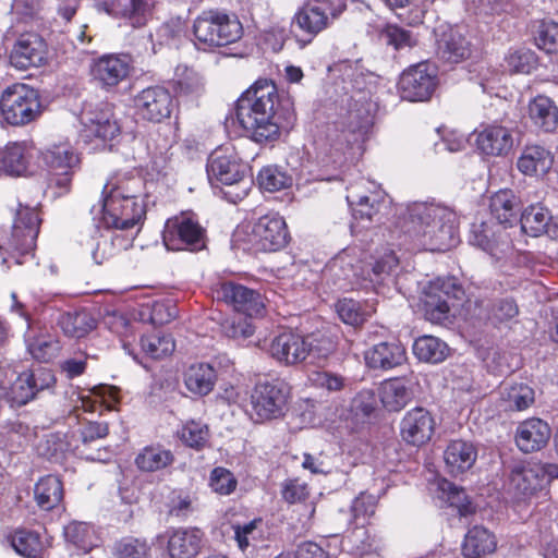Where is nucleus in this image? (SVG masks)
<instances>
[{"mask_svg":"<svg viewBox=\"0 0 558 558\" xmlns=\"http://www.w3.org/2000/svg\"><path fill=\"white\" fill-rule=\"evenodd\" d=\"M341 12L342 9L329 0H312L295 12L292 24L305 35L303 44L306 45L328 28Z\"/></svg>","mask_w":558,"mask_h":558,"instance_id":"nucleus-12","label":"nucleus"},{"mask_svg":"<svg viewBox=\"0 0 558 558\" xmlns=\"http://www.w3.org/2000/svg\"><path fill=\"white\" fill-rule=\"evenodd\" d=\"M496 546L495 535L486 527L475 525L464 536L462 555L465 558H481L494 553Z\"/></svg>","mask_w":558,"mask_h":558,"instance_id":"nucleus-37","label":"nucleus"},{"mask_svg":"<svg viewBox=\"0 0 558 558\" xmlns=\"http://www.w3.org/2000/svg\"><path fill=\"white\" fill-rule=\"evenodd\" d=\"M308 345L310 342L305 336L292 330H284L271 339L268 352L281 364L296 365L307 359Z\"/></svg>","mask_w":558,"mask_h":558,"instance_id":"nucleus-19","label":"nucleus"},{"mask_svg":"<svg viewBox=\"0 0 558 558\" xmlns=\"http://www.w3.org/2000/svg\"><path fill=\"white\" fill-rule=\"evenodd\" d=\"M171 140L161 134L151 135L147 142V151L150 157V168L157 174L165 173L171 159Z\"/></svg>","mask_w":558,"mask_h":558,"instance_id":"nucleus-46","label":"nucleus"},{"mask_svg":"<svg viewBox=\"0 0 558 558\" xmlns=\"http://www.w3.org/2000/svg\"><path fill=\"white\" fill-rule=\"evenodd\" d=\"M58 325L64 335L73 338H82L95 328V320L85 311L63 313L58 319Z\"/></svg>","mask_w":558,"mask_h":558,"instance_id":"nucleus-48","label":"nucleus"},{"mask_svg":"<svg viewBox=\"0 0 558 558\" xmlns=\"http://www.w3.org/2000/svg\"><path fill=\"white\" fill-rule=\"evenodd\" d=\"M347 202L354 220L351 231L356 235L372 222L380 220L379 214L385 205V193L375 183L362 181L348 189Z\"/></svg>","mask_w":558,"mask_h":558,"instance_id":"nucleus-11","label":"nucleus"},{"mask_svg":"<svg viewBox=\"0 0 558 558\" xmlns=\"http://www.w3.org/2000/svg\"><path fill=\"white\" fill-rule=\"evenodd\" d=\"M236 242L246 248L260 252H275L286 246L289 232L284 219L276 213L262 216L253 225L245 223L234 232Z\"/></svg>","mask_w":558,"mask_h":558,"instance_id":"nucleus-9","label":"nucleus"},{"mask_svg":"<svg viewBox=\"0 0 558 558\" xmlns=\"http://www.w3.org/2000/svg\"><path fill=\"white\" fill-rule=\"evenodd\" d=\"M27 350L29 354L41 362H48L54 357L59 351L58 341L50 337L40 336L34 339H27Z\"/></svg>","mask_w":558,"mask_h":558,"instance_id":"nucleus-61","label":"nucleus"},{"mask_svg":"<svg viewBox=\"0 0 558 558\" xmlns=\"http://www.w3.org/2000/svg\"><path fill=\"white\" fill-rule=\"evenodd\" d=\"M534 40L547 53L558 52V23L542 21L534 33Z\"/></svg>","mask_w":558,"mask_h":558,"instance_id":"nucleus-57","label":"nucleus"},{"mask_svg":"<svg viewBox=\"0 0 558 558\" xmlns=\"http://www.w3.org/2000/svg\"><path fill=\"white\" fill-rule=\"evenodd\" d=\"M550 435V427L545 421L531 417L518 425L514 441L520 451L531 453L543 449Z\"/></svg>","mask_w":558,"mask_h":558,"instance_id":"nucleus-27","label":"nucleus"},{"mask_svg":"<svg viewBox=\"0 0 558 558\" xmlns=\"http://www.w3.org/2000/svg\"><path fill=\"white\" fill-rule=\"evenodd\" d=\"M518 198L511 190L505 189L490 197V211L498 223H473L469 242L487 253L498 271V282L505 290L515 289L521 282L518 254L513 248L506 226L515 221Z\"/></svg>","mask_w":558,"mask_h":558,"instance_id":"nucleus-1","label":"nucleus"},{"mask_svg":"<svg viewBox=\"0 0 558 558\" xmlns=\"http://www.w3.org/2000/svg\"><path fill=\"white\" fill-rule=\"evenodd\" d=\"M64 537L83 551H88L98 545L99 536L93 525L85 522H71L64 527Z\"/></svg>","mask_w":558,"mask_h":558,"instance_id":"nucleus-47","label":"nucleus"},{"mask_svg":"<svg viewBox=\"0 0 558 558\" xmlns=\"http://www.w3.org/2000/svg\"><path fill=\"white\" fill-rule=\"evenodd\" d=\"M39 225L40 219L36 209L20 204L5 248L21 255L29 254L35 247Z\"/></svg>","mask_w":558,"mask_h":558,"instance_id":"nucleus-16","label":"nucleus"},{"mask_svg":"<svg viewBox=\"0 0 558 558\" xmlns=\"http://www.w3.org/2000/svg\"><path fill=\"white\" fill-rule=\"evenodd\" d=\"M141 347L148 356L153 359H162L174 351L175 343L170 335L156 332L142 337Z\"/></svg>","mask_w":558,"mask_h":558,"instance_id":"nucleus-52","label":"nucleus"},{"mask_svg":"<svg viewBox=\"0 0 558 558\" xmlns=\"http://www.w3.org/2000/svg\"><path fill=\"white\" fill-rule=\"evenodd\" d=\"M203 543V533L198 529H179L171 533L168 551L171 558H194Z\"/></svg>","mask_w":558,"mask_h":558,"instance_id":"nucleus-34","label":"nucleus"},{"mask_svg":"<svg viewBox=\"0 0 558 558\" xmlns=\"http://www.w3.org/2000/svg\"><path fill=\"white\" fill-rule=\"evenodd\" d=\"M257 181L264 191L277 192L292 185V178L276 166L264 167Z\"/></svg>","mask_w":558,"mask_h":558,"instance_id":"nucleus-53","label":"nucleus"},{"mask_svg":"<svg viewBox=\"0 0 558 558\" xmlns=\"http://www.w3.org/2000/svg\"><path fill=\"white\" fill-rule=\"evenodd\" d=\"M90 223L86 227L82 246L90 255L93 262L100 266L105 259L102 227L105 223V187L100 197L89 210Z\"/></svg>","mask_w":558,"mask_h":558,"instance_id":"nucleus-25","label":"nucleus"},{"mask_svg":"<svg viewBox=\"0 0 558 558\" xmlns=\"http://www.w3.org/2000/svg\"><path fill=\"white\" fill-rule=\"evenodd\" d=\"M170 450L160 446H147L135 458V463L141 471L155 472L167 468L173 462Z\"/></svg>","mask_w":558,"mask_h":558,"instance_id":"nucleus-45","label":"nucleus"},{"mask_svg":"<svg viewBox=\"0 0 558 558\" xmlns=\"http://www.w3.org/2000/svg\"><path fill=\"white\" fill-rule=\"evenodd\" d=\"M105 428L99 423H89L83 430V444L84 449L82 453L87 460L101 461V438L104 436Z\"/></svg>","mask_w":558,"mask_h":558,"instance_id":"nucleus-54","label":"nucleus"},{"mask_svg":"<svg viewBox=\"0 0 558 558\" xmlns=\"http://www.w3.org/2000/svg\"><path fill=\"white\" fill-rule=\"evenodd\" d=\"M214 293L218 301H223L236 312L250 317L259 314L264 307L263 299L257 291L231 281L220 283Z\"/></svg>","mask_w":558,"mask_h":558,"instance_id":"nucleus-21","label":"nucleus"},{"mask_svg":"<svg viewBox=\"0 0 558 558\" xmlns=\"http://www.w3.org/2000/svg\"><path fill=\"white\" fill-rule=\"evenodd\" d=\"M535 400L533 388L523 383H505L499 391V407L504 411H524Z\"/></svg>","mask_w":558,"mask_h":558,"instance_id":"nucleus-35","label":"nucleus"},{"mask_svg":"<svg viewBox=\"0 0 558 558\" xmlns=\"http://www.w3.org/2000/svg\"><path fill=\"white\" fill-rule=\"evenodd\" d=\"M162 241L168 251H198L204 247V229L187 214L169 218L163 228Z\"/></svg>","mask_w":558,"mask_h":558,"instance_id":"nucleus-13","label":"nucleus"},{"mask_svg":"<svg viewBox=\"0 0 558 558\" xmlns=\"http://www.w3.org/2000/svg\"><path fill=\"white\" fill-rule=\"evenodd\" d=\"M250 316H233L227 318L221 324L222 332L228 338L234 340H245L253 336L255 327L252 325Z\"/></svg>","mask_w":558,"mask_h":558,"instance_id":"nucleus-60","label":"nucleus"},{"mask_svg":"<svg viewBox=\"0 0 558 558\" xmlns=\"http://www.w3.org/2000/svg\"><path fill=\"white\" fill-rule=\"evenodd\" d=\"M82 124L81 136L85 142H90L93 138L104 141L105 116L101 110L98 112H84L82 116Z\"/></svg>","mask_w":558,"mask_h":558,"instance_id":"nucleus-63","label":"nucleus"},{"mask_svg":"<svg viewBox=\"0 0 558 558\" xmlns=\"http://www.w3.org/2000/svg\"><path fill=\"white\" fill-rule=\"evenodd\" d=\"M56 383L51 369L37 367L29 372H23L4 391V399L11 407H22L36 398V396L51 388Z\"/></svg>","mask_w":558,"mask_h":558,"instance_id":"nucleus-14","label":"nucleus"},{"mask_svg":"<svg viewBox=\"0 0 558 558\" xmlns=\"http://www.w3.org/2000/svg\"><path fill=\"white\" fill-rule=\"evenodd\" d=\"M178 435L186 446L195 449L203 448L209 437L207 426L197 421L185 423L178 432Z\"/></svg>","mask_w":558,"mask_h":558,"instance_id":"nucleus-59","label":"nucleus"},{"mask_svg":"<svg viewBox=\"0 0 558 558\" xmlns=\"http://www.w3.org/2000/svg\"><path fill=\"white\" fill-rule=\"evenodd\" d=\"M193 33L199 48L211 49L235 43L243 27L235 14L220 10L203 11L194 21Z\"/></svg>","mask_w":558,"mask_h":558,"instance_id":"nucleus-7","label":"nucleus"},{"mask_svg":"<svg viewBox=\"0 0 558 558\" xmlns=\"http://www.w3.org/2000/svg\"><path fill=\"white\" fill-rule=\"evenodd\" d=\"M445 282H430L420 299V310L426 320L433 324H446L450 320L449 293L444 290Z\"/></svg>","mask_w":558,"mask_h":558,"instance_id":"nucleus-26","label":"nucleus"},{"mask_svg":"<svg viewBox=\"0 0 558 558\" xmlns=\"http://www.w3.org/2000/svg\"><path fill=\"white\" fill-rule=\"evenodd\" d=\"M11 544L19 555L26 558H40L44 550L38 533L27 530L16 531L12 535Z\"/></svg>","mask_w":558,"mask_h":558,"instance_id":"nucleus-51","label":"nucleus"},{"mask_svg":"<svg viewBox=\"0 0 558 558\" xmlns=\"http://www.w3.org/2000/svg\"><path fill=\"white\" fill-rule=\"evenodd\" d=\"M362 251L357 247H348L340 252L328 265V271L337 279L341 289L362 288L364 278V262Z\"/></svg>","mask_w":558,"mask_h":558,"instance_id":"nucleus-17","label":"nucleus"},{"mask_svg":"<svg viewBox=\"0 0 558 558\" xmlns=\"http://www.w3.org/2000/svg\"><path fill=\"white\" fill-rule=\"evenodd\" d=\"M149 546L145 539L123 537L112 549L114 558H148Z\"/></svg>","mask_w":558,"mask_h":558,"instance_id":"nucleus-56","label":"nucleus"},{"mask_svg":"<svg viewBox=\"0 0 558 558\" xmlns=\"http://www.w3.org/2000/svg\"><path fill=\"white\" fill-rule=\"evenodd\" d=\"M399 264L398 257L392 251L385 253L369 267L364 264V278L362 288L375 287L384 283L397 269Z\"/></svg>","mask_w":558,"mask_h":558,"instance_id":"nucleus-41","label":"nucleus"},{"mask_svg":"<svg viewBox=\"0 0 558 558\" xmlns=\"http://www.w3.org/2000/svg\"><path fill=\"white\" fill-rule=\"evenodd\" d=\"M554 157L542 146H527L518 159V169L526 175H543L549 171Z\"/></svg>","mask_w":558,"mask_h":558,"instance_id":"nucleus-39","label":"nucleus"},{"mask_svg":"<svg viewBox=\"0 0 558 558\" xmlns=\"http://www.w3.org/2000/svg\"><path fill=\"white\" fill-rule=\"evenodd\" d=\"M414 355L423 362L437 364L446 360L449 348L446 342L434 336H421L413 343Z\"/></svg>","mask_w":558,"mask_h":558,"instance_id":"nucleus-42","label":"nucleus"},{"mask_svg":"<svg viewBox=\"0 0 558 558\" xmlns=\"http://www.w3.org/2000/svg\"><path fill=\"white\" fill-rule=\"evenodd\" d=\"M437 43L442 57L451 62H459L470 53L468 41L454 28L449 27L448 31H442Z\"/></svg>","mask_w":558,"mask_h":558,"instance_id":"nucleus-43","label":"nucleus"},{"mask_svg":"<svg viewBox=\"0 0 558 558\" xmlns=\"http://www.w3.org/2000/svg\"><path fill=\"white\" fill-rule=\"evenodd\" d=\"M477 150L487 157H506L514 145L512 131L501 124L481 125L474 131Z\"/></svg>","mask_w":558,"mask_h":558,"instance_id":"nucleus-18","label":"nucleus"},{"mask_svg":"<svg viewBox=\"0 0 558 558\" xmlns=\"http://www.w3.org/2000/svg\"><path fill=\"white\" fill-rule=\"evenodd\" d=\"M364 357L366 364L372 368L390 369L403 363L405 349L396 341L380 342L367 350Z\"/></svg>","mask_w":558,"mask_h":558,"instance_id":"nucleus-33","label":"nucleus"},{"mask_svg":"<svg viewBox=\"0 0 558 558\" xmlns=\"http://www.w3.org/2000/svg\"><path fill=\"white\" fill-rule=\"evenodd\" d=\"M131 59L126 54L107 56V86L124 81L131 69Z\"/></svg>","mask_w":558,"mask_h":558,"instance_id":"nucleus-62","label":"nucleus"},{"mask_svg":"<svg viewBox=\"0 0 558 558\" xmlns=\"http://www.w3.org/2000/svg\"><path fill=\"white\" fill-rule=\"evenodd\" d=\"M47 44L35 33L20 35L10 51V63L17 70L40 66L47 60Z\"/></svg>","mask_w":558,"mask_h":558,"instance_id":"nucleus-20","label":"nucleus"},{"mask_svg":"<svg viewBox=\"0 0 558 558\" xmlns=\"http://www.w3.org/2000/svg\"><path fill=\"white\" fill-rule=\"evenodd\" d=\"M291 396V387L286 380H260L251 392L248 414L260 424L281 418L289 409Z\"/></svg>","mask_w":558,"mask_h":558,"instance_id":"nucleus-8","label":"nucleus"},{"mask_svg":"<svg viewBox=\"0 0 558 558\" xmlns=\"http://www.w3.org/2000/svg\"><path fill=\"white\" fill-rule=\"evenodd\" d=\"M46 165L53 171L51 182L68 191L71 183V170L78 158L69 143L56 144L43 154Z\"/></svg>","mask_w":558,"mask_h":558,"instance_id":"nucleus-24","label":"nucleus"},{"mask_svg":"<svg viewBox=\"0 0 558 558\" xmlns=\"http://www.w3.org/2000/svg\"><path fill=\"white\" fill-rule=\"evenodd\" d=\"M399 85L404 99L425 101L432 97L438 85L437 70L427 62L417 63L402 73Z\"/></svg>","mask_w":558,"mask_h":558,"instance_id":"nucleus-15","label":"nucleus"},{"mask_svg":"<svg viewBox=\"0 0 558 558\" xmlns=\"http://www.w3.org/2000/svg\"><path fill=\"white\" fill-rule=\"evenodd\" d=\"M378 396L383 407L388 411H400L412 398L409 380L391 378L380 384Z\"/></svg>","mask_w":558,"mask_h":558,"instance_id":"nucleus-36","label":"nucleus"},{"mask_svg":"<svg viewBox=\"0 0 558 558\" xmlns=\"http://www.w3.org/2000/svg\"><path fill=\"white\" fill-rule=\"evenodd\" d=\"M238 481L234 475L227 469L215 468L209 476V486L218 495L227 496L236 488Z\"/></svg>","mask_w":558,"mask_h":558,"instance_id":"nucleus-64","label":"nucleus"},{"mask_svg":"<svg viewBox=\"0 0 558 558\" xmlns=\"http://www.w3.org/2000/svg\"><path fill=\"white\" fill-rule=\"evenodd\" d=\"M458 216L449 207L434 202L410 204L403 215L401 245L411 251L444 252L456 246Z\"/></svg>","mask_w":558,"mask_h":558,"instance_id":"nucleus-2","label":"nucleus"},{"mask_svg":"<svg viewBox=\"0 0 558 558\" xmlns=\"http://www.w3.org/2000/svg\"><path fill=\"white\" fill-rule=\"evenodd\" d=\"M527 116L539 131L550 133L558 129V107L545 95H537L529 101Z\"/></svg>","mask_w":558,"mask_h":558,"instance_id":"nucleus-32","label":"nucleus"},{"mask_svg":"<svg viewBox=\"0 0 558 558\" xmlns=\"http://www.w3.org/2000/svg\"><path fill=\"white\" fill-rule=\"evenodd\" d=\"M217 381V372L209 363L192 364L184 374L185 387L198 396L208 395Z\"/></svg>","mask_w":558,"mask_h":558,"instance_id":"nucleus-38","label":"nucleus"},{"mask_svg":"<svg viewBox=\"0 0 558 558\" xmlns=\"http://www.w3.org/2000/svg\"><path fill=\"white\" fill-rule=\"evenodd\" d=\"M34 496L37 505L43 510L56 508L63 498L62 483L56 475L41 477L35 485Z\"/></svg>","mask_w":558,"mask_h":558,"instance_id":"nucleus-40","label":"nucleus"},{"mask_svg":"<svg viewBox=\"0 0 558 558\" xmlns=\"http://www.w3.org/2000/svg\"><path fill=\"white\" fill-rule=\"evenodd\" d=\"M277 104L276 86L268 81L256 82L238 99L236 120L255 142L264 143L279 137L275 111Z\"/></svg>","mask_w":558,"mask_h":558,"instance_id":"nucleus-3","label":"nucleus"},{"mask_svg":"<svg viewBox=\"0 0 558 558\" xmlns=\"http://www.w3.org/2000/svg\"><path fill=\"white\" fill-rule=\"evenodd\" d=\"M134 106L143 119L151 122H161L170 117L173 99L167 88L151 86L136 95Z\"/></svg>","mask_w":558,"mask_h":558,"instance_id":"nucleus-22","label":"nucleus"},{"mask_svg":"<svg viewBox=\"0 0 558 558\" xmlns=\"http://www.w3.org/2000/svg\"><path fill=\"white\" fill-rule=\"evenodd\" d=\"M439 488L447 494L446 501L449 506L458 510L460 517H468L475 511V507L469 500L465 492L452 483L444 480L439 483Z\"/></svg>","mask_w":558,"mask_h":558,"instance_id":"nucleus-55","label":"nucleus"},{"mask_svg":"<svg viewBox=\"0 0 558 558\" xmlns=\"http://www.w3.org/2000/svg\"><path fill=\"white\" fill-rule=\"evenodd\" d=\"M35 153L36 149L25 142L7 145L0 150V171L16 177L28 173Z\"/></svg>","mask_w":558,"mask_h":558,"instance_id":"nucleus-30","label":"nucleus"},{"mask_svg":"<svg viewBox=\"0 0 558 558\" xmlns=\"http://www.w3.org/2000/svg\"><path fill=\"white\" fill-rule=\"evenodd\" d=\"M335 308L341 322L353 327L362 325L375 312L372 304L347 298L339 300Z\"/></svg>","mask_w":558,"mask_h":558,"instance_id":"nucleus-44","label":"nucleus"},{"mask_svg":"<svg viewBox=\"0 0 558 558\" xmlns=\"http://www.w3.org/2000/svg\"><path fill=\"white\" fill-rule=\"evenodd\" d=\"M246 165L228 149L213 151L207 162V175L211 185L223 186L225 197L235 204L247 196L252 185V177L246 173Z\"/></svg>","mask_w":558,"mask_h":558,"instance_id":"nucleus-6","label":"nucleus"},{"mask_svg":"<svg viewBox=\"0 0 558 558\" xmlns=\"http://www.w3.org/2000/svg\"><path fill=\"white\" fill-rule=\"evenodd\" d=\"M41 108L38 90L27 84H13L1 94V116L11 125H25L36 120Z\"/></svg>","mask_w":558,"mask_h":558,"instance_id":"nucleus-10","label":"nucleus"},{"mask_svg":"<svg viewBox=\"0 0 558 558\" xmlns=\"http://www.w3.org/2000/svg\"><path fill=\"white\" fill-rule=\"evenodd\" d=\"M543 469L537 464L520 463L513 466L507 484L509 493L517 497L534 494L544 481Z\"/></svg>","mask_w":558,"mask_h":558,"instance_id":"nucleus-29","label":"nucleus"},{"mask_svg":"<svg viewBox=\"0 0 558 558\" xmlns=\"http://www.w3.org/2000/svg\"><path fill=\"white\" fill-rule=\"evenodd\" d=\"M140 315L142 320L153 325H163L177 317L178 308L171 300L153 301L142 305Z\"/></svg>","mask_w":558,"mask_h":558,"instance_id":"nucleus-50","label":"nucleus"},{"mask_svg":"<svg viewBox=\"0 0 558 558\" xmlns=\"http://www.w3.org/2000/svg\"><path fill=\"white\" fill-rule=\"evenodd\" d=\"M341 546L344 551L359 556L364 555L371 549L369 536L363 522L356 523L355 529L343 537Z\"/></svg>","mask_w":558,"mask_h":558,"instance_id":"nucleus-58","label":"nucleus"},{"mask_svg":"<svg viewBox=\"0 0 558 558\" xmlns=\"http://www.w3.org/2000/svg\"><path fill=\"white\" fill-rule=\"evenodd\" d=\"M140 180H123L111 184L107 192V229L140 231L145 219L146 207L137 194Z\"/></svg>","mask_w":558,"mask_h":558,"instance_id":"nucleus-5","label":"nucleus"},{"mask_svg":"<svg viewBox=\"0 0 558 558\" xmlns=\"http://www.w3.org/2000/svg\"><path fill=\"white\" fill-rule=\"evenodd\" d=\"M550 221L548 210L541 205H531L521 215L522 231L531 236H539L546 232Z\"/></svg>","mask_w":558,"mask_h":558,"instance_id":"nucleus-49","label":"nucleus"},{"mask_svg":"<svg viewBox=\"0 0 558 558\" xmlns=\"http://www.w3.org/2000/svg\"><path fill=\"white\" fill-rule=\"evenodd\" d=\"M436 422L429 411L416 407L409 410L400 422L401 438L412 446L427 444L435 432Z\"/></svg>","mask_w":558,"mask_h":558,"instance_id":"nucleus-23","label":"nucleus"},{"mask_svg":"<svg viewBox=\"0 0 558 558\" xmlns=\"http://www.w3.org/2000/svg\"><path fill=\"white\" fill-rule=\"evenodd\" d=\"M476 459L477 448L470 440H451L444 451L446 471L454 477L461 476L470 471L475 464Z\"/></svg>","mask_w":558,"mask_h":558,"instance_id":"nucleus-28","label":"nucleus"},{"mask_svg":"<svg viewBox=\"0 0 558 558\" xmlns=\"http://www.w3.org/2000/svg\"><path fill=\"white\" fill-rule=\"evenodd\" d=\"M149 0H107V13L125 19L133 27L144 26L151 16Z\"/></svg>","mask_w":558,"mask_h":558,"instance_id":"nucleus-31","label":"nucleus"},{"mask_svg":"<svg viewBox=\"0 0 558 558\" xmlns=\"http://www.w3.org/2000/svg\"><path fill=\"white\" fill-rule=\"evenodd\" d=\"M372 90H356L348 100L345 113L340 114L327 132V141L332 150L344 154L352 145L364 140L373 121L375 104L371 99Z\"/></svg>","mask_w":558,"mask_h":558,"instance_id":"nucleus-4","label":"nucleus"}]
</instances>
